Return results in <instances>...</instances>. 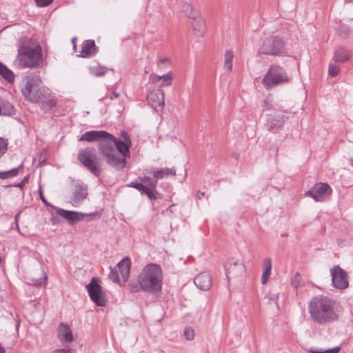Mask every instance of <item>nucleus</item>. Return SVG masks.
<instances>
[{
	"instance_id": "nucleus-32",
	"label": "nucleus",
	"mask_w": 353,
	"mask_h": 353,
	"mask_svg": "<svg viewBox=\"0 0 353 353\" xmlns=\"http://www.w3.org/2000/svg\"><path fill=\"white\" fill-rule=\"evenodd\" d=\"M101 211H95L91 213H81L82 220L89 222L94 219H99L101 217Z\"/></svg>"
},
{
	"instance_id": "nucleus-14",
	"label": "nucleus",
	"mask_w": 353,
	"mask_h": 353,
	"mask_svg": "<svg viewBox=\"0 0 353 353\" xmlns=\"http://www.w3.org/2000/svg\"><path fill=\"white\" fill-rule=\"evenodd\" d=\"M245 270V265L239 260L231 259L225 265V272L228 279L243 275Z\"/></svg>"
},
{
	"instance_id": "nucleus-22",
	"label": "nucleus",
	"mask_w": 353,
	"mask_h": 353,
	"mask_svg": "<svg viewBox=\"0 0 353 353\" xmlns=\"http://www.w3.org/2000/svg\"><path fill=\"white\" fill-rule=\"evenodd\" d=\"M192 19V26L197 35H203L205 30V23L203 18L201 17L193 16V14L188 15Z\"/></svg>"
},
{
	"instance_id": "nucleus-43",
	"label": "nucleus",
	"mask_w": 353,
	"mask_h": 353,
	"mask_svg": "<svg viewBox=\"0 0 353 353\" xmlns=\"http://www.w3.org/2000/svg\"><path fill=\"white\" fill-rule=\"evenodd\" d=\"M161 81V76L157 75V74L152 73L149 77V82L152 83H157Z\"/></svg>"
},
{
	"instance_id": "nucleus-47",
	"label": "nucleus",
	"mask_w": 353,
	"mask_h": 353,
	"mask_svg": "<svg viewBox=\"0 0 353 353\" xmlns=\"http://www.w3.org/2000/svg\"><path fill=\"white\" fill-rule=\"evenodd\" d=\"M205 196V192H204L199 191L197 192V197H198V199H201L202 196Z\"/></svg>"
},
{
	"instance_id": "nucleus-45",
	"label": "nucleus",
	"mask_w": 353,
	"mask_h": 353,
	"mask_svg": "<svg viewBox=\"0 0 353 353\" xmlns=\"http://www.w3.org/2000/svg\"><path fill=\"white\" fill-rule=\"evenodd\" d=\"M56 353H69L70 352V350L69 349H59V350H57L55 351Z\"/></svg>"
},
{
	"instance_id": "nucleus-21",
	"label": "nucleus",
	"mask_w": 353,
	"mask_h": 353,
	"mask_svg": "<svg viewBox=\"0 0 353 353\" xmlns=\"http://www.w3.org/2000/svg\"><path fill=\"white\" fill-rule=\"evenodd\" d=\"M97 53V46L93 40H86L82 44L80 56L89 57Z\"/></svg>"
},
{
	"instance_id": "nucleus-9",
	"label": "nucleus",
	"mask_w": 353,
	"mask_h": 353,
	"mask_svg": "<svg viewBox=\"0 0 353 353\" xmlns=\"http://www.w3.org/2000/svg\"><path fill=\"white\" fill-rule=\"evenodd\" d=\"M176 171L174 168H163L157 170L146 169L143 172V177H140L141 181L154 190L159 179L164 176L175 175Z\"/></svg>"
},
{
	"instance_id": "nucleus-55",
	"label": "nucleus",
	"mask_w": 353,
	"mask_h": 353,
	"mask_svg": "<svg viewBox=\"0 0 353 353\" xmlns=\"http://www.w3.org/2000/svg\"><path fill=\"white\" fill-rule=\"evenodd\" d=\"M160 62H161V63H164V62H165V60H164V59H161V60L160 61Z\"/></svg>"
},
{
	"instance_id": "nucleus-25",
	"label": "nucleus",
	"mask_w": 353,
	"mask_h": 353,
	"mask_svg": "<svg viewBox=\"0 0 353 353\" xmlns=\"http://www.w3.org/2000/svg\"><path fill=\"white\" fill-rule=\"evenodd\" d=\"M272 261L270 258H266L263 262V274L261 276L262 284H265L271 274Z\"/></svg>"
},
{
	"instance_id": "nucleus-3",
	"label": "nucleus",
	"mask_w": 353,
	"mask_h": 353,
	"mask_svg": "<svg viewBox=\"0 0 353 353\" xmlns=\"http://www.w3.org/2000/svg\"><path fill=\"white\" fill-rule=\"evenodd\" d=\"M163 274L159 265H146L138 276V283L130 282L129 286L132 292L143 290L148 292H160L162 287Z\"/></svg>"
},
{
	"instance_id": "nucleus-13",
	"label": "nucleus",
	"mask_w": 353,
	"mask_h": 353,
	"mask_svg": "<svg viewBox=\"0 0 353 353\" xmlns=\"http://www.w3.org/2000/svg\"><path fill=\"white\" fill-rule=\"evenodd\" d=\"M148 101L156 111L161 110L164 107V92L161 89L151 90L148 94Z\"/></svg>"
},
{
	"instance_id": "nucleus-2",
	"label": "nucleus",
	"mask_w": 353,
	"mask_h": 353,
	"mask_svg": "<svg viewBox=\"0 0 353 353\" xmlns=\"http://www.w3.org/2000/svg\"><path fill=\"white\" fill-rule=\"evenodd\" d=\"M309 313L312 321L319 325H327L336 321V302L326 296H317L309 303Z\"/></svg>"
},
{
	"instance_id": "nucleus-30",
	"label": "nucleus",
	"mask_w": 353,
	"mask_h": 353,
	"mask_svg": "<svg viewBox=\"0 0 353 353\" xmlns=\"http://www.w3.org/2000/svg\"><path fill=\"white\" fill-rule=\"evenodd\" d=\"M176 8L185 13L188 15L192 14V7L190 3L184 2L183 0H176Z\"/></svg>"
},
{
	"instance_id": "nucleus-4",
	"label": "nucleus",
	"mask_w": 353,
	"mask_h": 353,
	"mask_svg": "<svg viewBox=\"0 0 353 353\" xmlns=\"http://www.w3.org/2000/svg\"><path fill=\"white\" fill-rule=\"evenodd\" d=\"M15 61L20 68H34L39 65L43 61L41 46L30 43L20 46Z\"/></svg>"
},
{
	"instance_id": "nucleus-41",
	"label": "nucleus",
	"mask_w": 353,
	"mask_h": 353,
	"mask_svg": "<svg viewBox=\"0 0 353 353\" xmlns=\"http://www.w3.org/2000/svg\"><path fill=\"white\" fill-rule=\"evenodd\" d=\"M301 276L299 273H296L291 279V283L295 288H298L300 284Z\"/></svg>"
},
{
	"instance_id": "nucleus-26",
	"label": "nucleus",
	"mask_w": 353,
	"mask_h": 353,
	"mask_svg": "<svg viewBox=\"0 0 353 353\" xmlns=\"http://www.w3.org/2000/svg\"><path fill=\"white\" fill-rule=\"evenodd\" d=\"M48 95H49L48 90L47 93L42 96V99L39 102L41 103V108L45 111L51 110L56 105V101L52 98L48 97Z\"/></svg>"
},
{
	"instance_id": "nucleus-19",
	"label": "nucleus",
	"mask_w": 353,
	"mask_h": 353,
	"mask_svg": "<svg viewBox=\"0 0 353 353\" xmlns=\"http://www.w3.org/2000/svg\"><path fill=\"white\" fill-rule=\"evenodd\" d=\"M128 186L134 188L141 192V194H145L148 199H158L160 196L157 194L156 190L152 188L146 186L143 183L131 182Z\"/></svg>"
},
{
	"instance_id": "nucleus-15",
	"label": "nucleus",
	"mask_w": 353,
	"mask_h": 353,
	"mask_svg": "<svg viewBox=\"0 0 353 353\" xmlns=\"http://www.w3.org/2000/svg\"><path fill=\"white\" fill-rule=\"evenodd\" d=\"M288 117L284 114H269L268 116L265 126L269 131H278L283 127Z\"/></svg>"
},
{
	"instance_id": "nucleus-52",
	"label": "nucleus",
	"mask_w": 353,
	"mask_h": 353,
	"mask_svg": "<svg viewBox=\"0 0 353 353\" xmlns=\"http://www.w3.org/2000/svg\"><path fill=\"white\" fill-rule=\"evenodd\" d=\"M112 94H113L114 98H118L119 97V95H120L119 93H117L116 92H113Z\"/></svg>"
},
{
	"instance_id": "nucleus-36",
	"label": "nucleus",
	"mask_w": 353,
	"mask_h": 353,
	"mask_svg": "<svg viewBox=\"0 0 353 353\" xmlns=\"http://www.w3.org/2000/svg\"><path fill=\"white\" fill-rule=\"evenodd\" d=\"M263 111H267L272 108V100L270 98H266L263 102Z\"/></svg>"
},
{
	"instance_id": "nucleus-23",
	"label": "nucleus",
	"mask_w": 353,
	"mask_h": 353,
	"mask_svg": "<svg viewBox=\"0 0 353 353\" xmlns=\"http://www.w3.org/2000/svg\"><path fill=\"white\" fill-rule=\"evenodd\" d=\"M130 266L131 262L128 257H125L117 264V268L124 281H126L130 276Z\"/></svg>"
},
{
	"instance_id": "nucleus-46",
	"label": "nucleus",
	"mask_w": 353,
	"mask_h": 353,
	"mask_svg": "<svg viewBox=\"0 0 353 353\" xmlns=\"http://www.w3.org/2000/svg\"><path fill=\"white\" fill-rule=\"evenodd\" d=\"M50 221L52 224L56 225L57 223V217H55L54 215L51 216Z\"/></svg>"
},
{
	"instance_id": "nucleus-29",
	"label": "nucleus",
	"mask_w": 353,
	"mask_h": 353,
	"mask_svg": "<svg viewBox=\"0 0 353 353\" xmlns=\"http://www.w3.org/2000/svg\"><path fill=\"white\" fill-rule=\"evenodd\" d=\"M108 70V68L100 65L90 67V73L97 77L104 76L107 73Z\"/></svg>"
},
{
	"instance_id": "nucleus-8",
	"label": "nucleus",
	"mask_w": 353,
	"mask_h": 353,
	"mask_svg": "<svg viewBox=\"0 0 353 353\" xmlns=\"http://www.w3.org/2000/svg\"><path fill=\"white\" fill-rule=\"evenodd\" d=\"M284 50V42L278 37H269L264 39L259 49V54L276 56Z\"/></svg>"
},
{
	"instance_id": "nucleus-42",
	"label": "nucleus",
	"mask_w": 353,
	"mask_h": 353,
	"mask_svg": "<svg viewBox=\"0 0 353 353\" xmlns=\"http://www.w3.org/2000/svg\"><path fill=\"white\" fill-rule=\"evenodd\" d=\"M39 7H45L50 5L54 0H34Z\"/></svg>"
},
{
	"instance_id": "nucleus-27",
	"label": "nucleus",
	"mask_w": 353,
	"mask_h": 353,
	"mask_svg": "<svg viewBox=\"0 0 353 353\" xmlns=\"http://www.w3.org/2000/svg\"><path fill=\"white\" fill-rule=\"evenodd\" d=\"M234 53L231 50H227L224 54V69L230 72L232 70Z\"/></svg>"
},
{
	"instance_id": "nucleus-48",
	"label": "nucleus",
	"mask_w": 353,
	"mask_h": 353,
	"mask_svg": "<svg viewBox=\"0 0 353 353\" xmlns=\"http://www.w3.org/2000/svg\"><path fill=\"white\" fill-rule=\"evenodd\" d=\"M350 161L351 163V165L353 167V149L351 151L350 157Z\"/></svg>"
},
{
	"instance_id": "nucleus-1",
	"label": "nucleus",
	"mask_w": 353,
	"mask_h": 353,
	"mask_svg": "<svg viewBox=\"0 0 353 353\" xmlns=\"http://www.w3.org/2000/svg\"><path fill=\"white\" fill-rule=\"evenodd\" d=\"M123 140L118 141L112 134L103 130L86 132L79 139V141H98V150L105 163L117 170H121L127 163L132 142L128 134L121 133Z\"/></svg>"
},
{
	"instance_id": "nucleus-24",
	"label": "nucleus",
	"mask_w": 353,
	"mask_h": 353,
	"mask_svg": "<svg viewBox=\"0 0 353 353\" xmlns=\"http://www.w3.org/2000/svg\"><path fill=\"white\" fill-rule=\"evenodd\" d=\"M14 114V108L9 101L0 98V115L10 116Z\"/></svg>"
},
{
	"instance_id": "nucleus-33",
	"label": "nucleus",
	"mask_w": 353,
	"mask_h": 353,
	"mask_svg": "<svg viewBox=\"0 0 353 353\" xmlns=\"http://www.w3.org/2000/svg\"><path fill=\"white\" fill-rule=\"evenodd\" d=\"M22 168V165H21L19 168L12 169L8 171L0 172V179H8L16 176L19 170Z\"/></svg>"
},
{
	"instance_id": "nucleus-54",
	"label": "nucleus",
	"mask_w": 353,
	"mask_h": 353,
	"mask_svg": "<svg viewBox=\"0 0 353 353\" xmlns=\"http://www.w3.org/2000/svg\"><path fill=\"white\" fill-rule=\"evenodd\" d=\"M42 201H43V203H44L46 205H50V204L48 203L47 200L43 199V200H42Z\"/></svg>"
},
{
	"instance_id": "nucleus-18",
	"label": "nucleus",
	"mask_w": 353,
	"mask_h": 353,
	"mask_svg": "<svg viewBox=\"0 0 353 353\" xmlns=\"http://www.w3.org/2000/svg\"><path fill=\"white\" fill-rule=\"evenodd\" d=\"M194 283L196 286L201 290H208L212 287V278L211 276L206 272H203L197 275L194 279Z\"/></svg>"
},
{
	"instance_id": "nucleus-5",
	"label": "nucleus",
	"mask_w": 353,
	"mask_h": 353,
	"mask_svg": "<svg viewBox=\"0 0 353 353\" xmlns=\"http://www.w3.org/2000/svg\"><path fill=\"white\" fill-rule=\"evenodd\" d=\"M41 83L40 77L36 74H32L26 77L21 85L24 97L32 103H39L42 96L48 92V89L41 86Z\"/></svg>"
},
{
	"instance_id": "nucleus-53",
	"label": "nucleus",
	"mask_w": 353,
	"mask_h": 353,
	"mask_svg": "<svg viewBox=\"0 0 353 353\" xmlns=\"http://www.w3.org/2000/svg\"><path fill=\"white\" fill-rule=\"evenodd\" d=\"M20 215V212H19L18 214H16L15 216V221H17V219H18V217Z\"/></svg>"
},
{
	"instance_id": "nucleus-11",
	"label": "nucleus",
	"mask_w": 353,
	"mask_h": 353,
	"mask_svg": "<svg viewBox=\"0 0 353 353\" xmlns=\"http://www.w3.org/2000/svg\"><path fill=\"white\" fill-rule=\"evenodd\" d=\"M331 192L332 189L327 183L319 182L305 192V196L313 199H324L330 196Z\"/></svg>"
},
{
	"instance_id": "nucleus-44",
	"label": "nucleus",
	"mask_w": 353,
	"mask_h": 353,
	"mask_svg": "<svg viewBox=\"0 0 353 353\" xmlns=\"http://www.w3.org/2000/svg\"><path fill=\"white\" fill-rule=\"evenodd\" d=\"M47 276L46 275L43 276V279L39 280H36L34 283V285L36 286H45L46 283Z\"/></svg>"
},
{
	"instance_id": "nucleus-28",
	"label": "nucleus",
	"mask_w": 353,
	"mask_h": 353,
	"mask_svg": "<svg viewBox=\"0 0 353 353\" xmlns=\"http://www.w3.org/2000/svg\"><path fill=\"white\" fill-rule=\"evenodd\" d=\"M0 74L8 81L12 82L14 81V76L13 72L8 69L4 64L0 61Z\"/></svg>"
},
{
	"instance_id": "nucleus-16",
	"label": "nucleus",
	"mask_w": 353,
	"mask_h": 353,
	"mask_svg": "<svg viewBox=\"0 0 353 353\" xmlns=\"http://www.w3.org/2000/svg\"><path fill=\"white\" fill-rule=\"evenodd\" d=\"M57 214L63 218L70 225H73L82 221L81 212L54 208Z\"/></svg>"
},
{
	"instance_id": "nucleus-39",
	"label": "nucleus",
	"mask_w": 353,
	"mask_h": 353,
	"mask_svg": "<svg viewBox=\"0 0 353 353\" xmlns=\"http://www.w3.org/2000/svg\"><path fill=\"white\" fill-rule=\"evenodd\" d=\"M184 336L188 340H192L194 336V330L191 327H185L184 330Z\"/></svg>"
},
{
	"instance_id": "nucleus-6",
	"label": "nucleus",
	"mask_w": 353,
	"mask_h": 353,
	"mask_svg": "<svg viewBox=\"0 0 353 353\" xmlns=\"http://www.w3.org/2000/svg\"><path fill=\"white\" fill-rule=\"evenodd\" d=\"M290 82V78L285 69L279 65H271L262 80L264 88L269 90L281 84Z\"/></svg>"
},
{
	"instance_id": "nucleus-10",
	"label": "nucleus",
	"mask_w": 353,
	"mask_h": 353,
	"mask_svg": "<svg viewBox=\"0 0 353 353\" xmlns=\"http://www.w3.org/2000/svg\"><path fill=\"white\" fill-rule=\"evenodd\" d=\"M88 293L90 299L97 306H104L107 303L105 293L103 291L99 284V280L97 278H92L90 282L86 285Z\"/></svg>"
},
{
	"instance_id": "nucleus-20",
	"label": "nucleus",
	"mask_w": 353,
	"mask_h": 353,
	"mask_svg": "<svg viewBox=\"0 0 353 353\" xmlns=\"http://www.w3.org/2000/svg\"><path fill=\"white\" fill-rule=\"evenodd\" d=\"M351 51L343 46L336 48L334 52V59L336 63H344L347 61L351 57Z\"/></svg>"
},
{
	"instance_id": "nucleus-37",
	"label": "nucleus",
	"mask_w": 353,
	"mask_h": 353,
	"mask_svg": "<svg viewBox=\"0 0 353 353\" xmlns=\"http://www.w3.org/2000/svg\"><path fill=\"white\" fill-rule=\"evenodd\" d=\"M8 142L6 139L0 137V157H1L3 154L7 150Z\"/></svg>"
},
{
	"instance_id": "nucleus-31",
	"label": "nucleus",
	"mask_w": 353,
	"mask_h": 353,
	"mask_svg": "<svg viewBox=\"0 0 353 353\" xmlns=\"http://www.w3.org/2000/svg\"><path fill=\"white\" fill-rule=\"evenodd\" d=\"M87 195V188L85 185L82 184L76 187L74 192V199H85Z\"/></svg>"
},
{
	"instance_id": "nucleus-51",
	"label": "nucleus",
	"mask_w": 353,
	"mask_h": 353,
	"mask_svg": "<svg viewBox=\"0 0 353 353\" xmlns=\"http://www.w3.org/2000/svg\"><path fill=\"white\" fill-rule=\"evenodd\" d=\"M4 347L0 344V353H5Z\"/></svg>"
},
{
	"instance_id": "nucleus-38",
	"label": "nucleus",
	"mask_w": 353,
	"mask_h": 353,
	"mask_svg": "<svg viewBox=\"0 0 353 353\" xmlns=\"http://www.w3.org/2000/svg\"><path fill=\"white\" fill-rule=\"evenodd\" d=\"M109 278L113 282H114L116 283H119L120 279H119V276L118 272L117 270L111 269L110 274H109Z\"/></svg>"
},
{
	"instance_id": "nucleus-7",
	"label": "nucleus",
	"mask_w": 353,
	"mask_h": 353,
	"mask_svg": "<svg viewBox=\"0 0 353 353\" xmlns=\"http://www.w3.org/2000/svg\"><path fill=\"white\" fill-rule=\"evenodd\" d=\"M77 159L91 173L96 176L99 175L101 172V163L94 148L81 149L77 154Z\"/></svg>"
},
{
	"instance_id": "nucleus-40",
	"label": "nucleus",
	"mask_w": 353,
	"mask_h": 353,
	"mask_svg": "<svg viewBox=\"0 0 353 353\" xmlns=\"http://www.w3.org/2000/svg\"><path fill=\"white\" fill-rule=\"evenodd\" d=\"M339 72V68L334 65H330L328 68V73L332 77H335Z\"/></svg>"
},
{
	"instance_id": "nucleus-12",
	"label": "nucleus",
	"mask_w": 353,
	"mask_h": 353,
	"mask_svg": "<svg viewBox=\"0 0 353 353\" xmlns=\"http://www.w3.org/2000/svg\"><path fill=\"white\" fill-rule=\"evenodd\" d=\"M332 282L334 288L337 289H345L348 286V281L346 272L339 265L334 266L330 270Z\"/></svg>"
},
{
	"instance_id": "nucleus-17",
	"label": "nucleus",
	"mask_w": 353,
	"mask_h": 353,
	"mask_svg": "<svg viewBox=\"0 0 353 353\" xmlns=\"http://www.w3.org/2000/svg\"><path fill=\"white\" fill-rule=\"evenodd\" d=\"M57 336L62 343H71L73 335L70 327L64 323H61L57 328Z\"/></svg>"
},
{
	"instance_id": "nucleus-34",
	"label": "nucleus",
	"mask_w": 353,
	"mask_h": 353,
	"mask_svg": "<svg viewBox=\"0 0 353 353\" xmlns=\"http://www.w3.org/2000/svg\"><path fill=\"white\" fill-rule=\"evenodd\" d=\"M161 83L160 87L169 86L172 84V75L170 73H167L161 76Z\"/></svg>"
},
{
	"instance_id": "nucleus-49",
	"label": "nucleus",
	"mask_w": 353,
	"mask_h": 353,
	"mask_svg": "<svg viewBox=\"0 0 353 353\" xmlns=\"http://www.w3.org/2000/svg\"><path fill=\"white\" fill-rule=\"evenodd\" d=\"M39 199H45L41 188H39Z\"/></svg>"
},
{
	"instance_id": "nucleus-35",
	"label": "nucleus",
	"mask_w": 353,
	"mask_h": 353,
	"mask_svg": "<svg viewBox=\"0 0 353 353\" xmlns=\"http://www.w3.org/2000/svg\"><path fill=\"white\" fill-rule=\"evenodd\" d=\"M339 351H340V347H335L334 348L327 349L325 350H323L321 349L315 350L314 348H311L310 350V352H311V353H339Z\"/></svg>"
},
{
	"instance_id": "nucleus-50",
	"label": "nucleus",
	"mask_w": 353,
	"mask_h": 353,
	"mask_svg": "<svg viewBox=\"0 0 353 353\" xmlns=\"http://www.w3.org/2000/svg\"><path fill=\"white\" fill-rule=\"evenodd\" d=\"M72 43L73 44V48L74 49L76 48L77 46H76V38L75 37L72 39Z\"/></svg>"
}]
</instances>
